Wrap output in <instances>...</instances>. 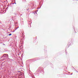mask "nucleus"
I'll use <instances>...</instances> for the list:
<instances>
[{
    "label": "nucleus",
    "instance_id": "obj_2",
    "mask_svg": "<svg viewBox=\"0 0 78 78\" xmlns=\"http://www.w3.org/2000/svg\"><path fill=\"white\" fill-rule=\"evenodd\" d=\"M2 44L3 45H5V44Z\"/></svg>",
    "mask_w": 78,
    "mask_h": 78
},
{
    "label": "nucleus",
    "instance_id": "obj_1",
    "mask_svg": "<svg viewBox=\"0 0 78 78\" xmlns=\"http://www.w3.org/2000/svg\"><path fill=\"white\" fill-rule=\"evenodd\" d=\"M11 35H12V34H9V36H11Z\"/></svg>",
    "mask_w": 78,
    "mask_h": 78
},
{
    "label": "nucleus",
    "instance_id": "obj_3",
    "mask_svg": "<svg viewBox=\"0 0 78 78\" xmlns=\"http://www.w3.org/2000/svg\"><path fill=\"white\" fill-rule=\"evenodd\" d=\"M7 56H8V55H7Z\"/></svg>",
    "mask_w": 78,
    "mask_h": 78
}]
</instances>
